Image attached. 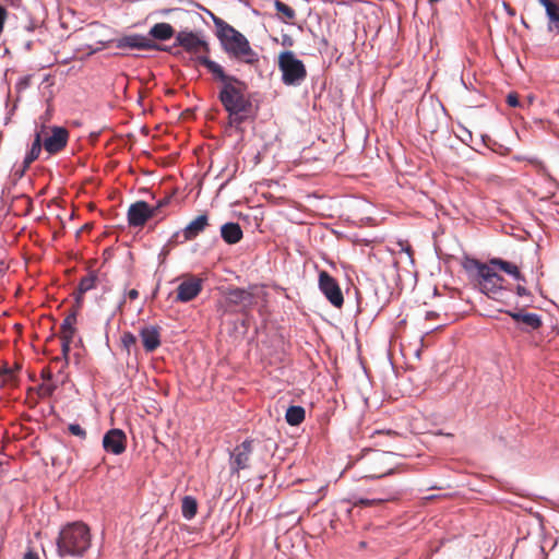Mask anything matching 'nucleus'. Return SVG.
<instances>
[{"mask_svg":"<svg viewBox=\"0 0 559 559\" xmlns=\"http://www.w3.org/2000/svg\"><path fill=\"white\" fill-rule=\"evenodd\" d=\"M127 295L129 299L134 300L139 297V292L136 289H130Z\"/></svg>","mask_w":559,"mask_h":559,"instance_id":"obj_38","label":"nucleus"},{"mask_svg":"<svg viewBox=\"0 0 559 559\" xmlns=\"http://www.w3.org/2000/svg\"><path fill=\"white\" fill-rule=\"evenodd\" d=\"M41 146H44L41 144V136H40V133H36L35 135V140L31 146V150L29 152L27 153L26 157H25V160L24 163L29 165L32 164L34 160H36L41 152Z\"/></svg>","mask_w":559,"mask_h":559,"instance_id":"obj_28","label":"nucleus"},{"mask_svg":"<svg viewBox=\"0 0 559 559\" xmlns=\"http://www.w3.org/2000/svg\"><path fill=\"white\" fill-rule=\"evenodd\" d=\"M116 47L120 49H153L156 45L143 35H128L116 40Z\"/></svg>","mask_w":559,"mask_h":559,"instance_id":"obj_14","label":"nucleus"},{"mask_svg":"<svg viewBox=\"0 0 559 559\" xmlns=\"http://www.w3.org/2000/svg\"><path fill=\"white\" fill-rule=\"evenodd\" d=\"M96 281H97V277L96 275L94 274H88L87 276L83 277L81 281H80V284H79V295H83L85 294L86 292L93 289L96 285Z\"/></svg>","mask_w":559,"mask_h":559,"instance_id":"obj_31","label":"nucleus"},{"mask_svg":"<svg viewBox=\"0 0 559 559\" xmlns=\"http://www.w3.org/2000/svg\"><path fill=\"white\" fill-rule=\"evenodd\" d=\"M126 443V433L120 429H110L103 438L104 449L115 455H119L124 452Z\"/></svg>","mask_w":559,"mask_h":559,"instance_id":"obj_11","label":"nucleus"},{"mask_svg":"<svg viewBox=\"0 0 559 559\" xmlns=\"http://www.w3.org/2000/svg\"><path fill=\"white\" fill-rule=\"evenodd\" d=\"M75 322L76 317L74 313L69 314L62 322L60 326V338H72L75 334Z\"/></svg>","mask_w":559,"mask_h":559,"instance_id":"obj_24","label":"nucleus"},{"mask_svg":"<svg viewBox=\"0 0 559 559\" xmlns=\"http://www.w3.org/2000/svg\"><path fill=\"white\" fill-rule=\"evenodd\" d=\"M176 41L187 51L192 53L207 52L209 46L197 34L192 32H180L176 36Z\"/></svg>","mask_w":559,"mask_h":559,"instance_id":"obj_12","label":"nucleus"},{"mask_svg":"<svg viewBox=\"0 0 559 559\" xmlns=\"http://www.w3.org/2000/svg\"><path fill=\"white\" fill-rule=\"evenodd\" d=\"M278 68L285 85H299L307 76L304 62L296 58L293 51L286 50L278 56Z\"/></svg>","mask_w":559,"mask_h":559,"instance_id":"obj_4","label":"nucleus"},{"mask_svg":"<svg viewBox=\"0 0 559 559\" xmlns=\"http://www.w3.org/2000/svg\"><path fill=\"white\" fill-rule=\"evenodd\" d=\"M221 236L228 245H235L242 239V230L237 223H226L221 227Z\"/></svg>","mask_w":559,"mask_h":559,"instance_id":"obj_19","label":"nucleus"},{"mask_svg":"<svg viewBox=\"0 0 559 559\" xmlns=\"http://www.w3.org/2000/svg\"><path fill=\"white\" fill-rule=\"evenodd\" d=\"M169 201H170V199L167 197V198H164V199L159 200V201L156 203V205L151 206V209H152V210H154V216L158 213V211H159L162 207H164V206L168 205V204H169Z\"/></svg>","mask_w":559,"mask_h":559,"instance_id":"obj_36","label":"nucleus"},{"mask_svg":"<svg viewBox=\"0 0 559 559\" xmlns=\"http://www.w3.org/2000/svg\"><path fill=\"white\" fill-rule=\"evenodd\" d=\"M136 342L135 336L132 333H124L122 335V343L129 349L130 346L134 345Z\"/></svg>","mask_w":559,"mask_h":559,"instance_id":"obj_35","label":"nucleus"},{"mask_svg":"<svg viewBox=\"0 0 559 559\" xmlns=\"http://www.w3.org/2000/svg\"><path fill=\"white\" fill-rule=\"evenodd\" d=\"M396 498L395 495H388L383 498H374V499H357L355 501L350 502L349 501H343L341 503V508L344 509V511L349 515L350 512H352V508L353 507H372V506H378V504H381L385 501H391V500H394Z\"/></svg>","mask_w":559,"mask_h":559,"instance_id":"obj_18","label":"nucleus"},{"mask_svg":"<svg viewBox=\"0 0 559 559\" xmlns=\"http://www.w3.org/2000/svg\"><path fill=\"white\" fill-rule=\"evenodd\" d=\"M489 262L496 271H502L512 276L515 281H524L522 273L515 264L501 259H491Z\"/></svg>","mask_w":559,"mask_h":559,"instance_id":"obj_20","label":"nucleus"},{"mask_svg":"<svg viewBox=\"0 0 559 559\" xmlns=\"http://www.w3.org/2000/svg\"><path fill=\"white\" fill-rule=\"evenodd\" d=\"M148 34L155 39L168 40L174 36L175 29L168 23H156L151 27Z\"/></svg>","mask_w":559,"mask_h":559,"instance_id":"obj_22","label":"nucleus"},{"mask_svg":"<svg viewBox=\"0 0 559 559\" xmlns=\"http://www.w3.org/2000/svg\"><path fill=\"white\" fill-rule=\"evenodd\" d=\"M547 10L548 7L555 3L552 0H537Z\"/></svg>","mask_w":559,"mask_h":559,"instance_id":"obj_40","label":"nucleus"},{"mask_svg":"<svg viewBox=\"0 0 559 559\" xmlns=\"http://www.w3.org/2000/svg\"><path fill=\"white\" fill-rule=\"evenodd\" d=\"M516 290H518V295H520V296L526 295V289L523 286H518Z\"/></svg>","mask_w":559,"mask_h":559,"instance_id":"obj_41","label":"nucleus"},{"mask_svg":"<svg viewBox=\"0 0 559 559\" xmlns=\"http://www.w3.org/2000/svg\"><path fill=\"white\" fill-rule=\"evenodd\" d=\"M546 14L549 19L548 28L550 32L559 33V4L555 2L547 8Z\"/></svg>","mask_w":559,"mask_h":559,"instance_id":"obj_26","label":"nucleus"},{"mask_svg":"<svg viewBox=\"0 0 559 559\" xmlns=\"http://www.w3.org/2000/svg\"><path fill=\"white\" fill-rule=\"evenodd\" d=\"M69 431L81 439H85L86 437V431L79 424H71L69 426Z\"/></svg>","mask_w":559,"mask_h":559,"instance_id":"obj_34","label":"nucleus"},{"mask_svg":"<svg viewBox=\"0 0 559 559\" xmlns=\"http://www.w3.org/2000/svg\"><path fill=\"white\" fill-rule=\"evenodd\" d=\"M515 322L522 324L521 329L524 332L538 330L542 326L540 316L536 313L525 312L524 310L508 311L507 312Z\"/></svg>","mask_w":559,"mask_h":559,"instance_id":"obj_13","label":"nucleus"},{"mask_svg":"<svg viewBox=\"0 0 559 559\" xmlns=\"http://www.w3.org/2000/svg\"><path fill=\"white\" fill-rule=\"evenodd\" d=\"M61 340V357L53 358V361L61 362V369L69 365V353L72 338H60Z\"/></svg>","mask_w":559,"mask_h":559,"instance_id":"obj_30","label":"nucleus"},{"mask_svg":"<svg viewBox=\"0 0 559 559\" xmlns=\"http://www.w3.org/2000/svg\"><path fill=\"white\" fill-rule=\"evenodd\" d=\"M252 453V441L246 440L237 445L231 453L230 466L233 472L248 468Z\"/></svg>","mask_w":559,"mask_h":559,"instance_id":"obj_9","label":"nucleus"},{"mask_svg":"<svg viewBox=\"0 0 559 559\" xmlns=\"http://www.w3.org/2000/svg\"><path fill=\"white\" fill-rule=\"evenodd\" d=\"M195 61L205 67L215 80L222 83L218 98L225 110L229 114L230 123L239 124L243 122L252 107L251 100L247 95V84L236 76L227 75L218 63L212 61L206 56H197Z\"/></svg>","mask_w":559,"mask_h":559,"instance_id":"obj_1","label":"nucleus"},{"mask_svg":"<svg viewBox=\"0 0 559 559\" xmlns=\"http://www.w3.org/2000/svg\"><path fill=\"white\" fill-rule=\"evenodd\" d=\"M91 546V532L83 522L64 525L57 539V551L60 557H81Z\"/></svg>","mask_w":559,"mask_h":559,"instance_id":"obj_3","label":"nucleus"},{"mask_svg":"<svg viewBox=\"0 0 559 559\" xmlns=\"http://www.w3.org/2000/svg\"><path fill=\"white\" fill-rule=\"evenodd\" d=\"M463 266L466 272L471 274H475V276L478 278L483 273V267H487L488 263H481L476 259L466 258L463 262Z\"/></svg>","mask_w":559,"mask_h":559,"instance_id":"obj_29","label":"nucleus"},{"mask_svg":"<svg viewBox=\"0 0 559 559\" xmlns=\"http://www.w3.org/2000/svg\"><path fill=\"white\" fill-rule=\"evenodd\" d=\"M507 104L511 107H518L520 105L518 95L515 93H510L507 96Z\"/></svg>","mask_w":559,"mask_h":559,"instance_id":"obj_37","label":"nucleus"},{"mask_svg":"<svg viewBox=\"0 0 559 559\" xmlns=\"http://www.w3.org/2000/svg\"><path fill=\"white\" fill-rule=\"evenodd\" d=\"M0 379L3 385H15L16 382L15 372L9 367L0 368Z\"/></svg>","mask_w":559,"mask_h":559,"instance_id":"obj_32","label":"nucleus"},{"mask_svg":"<svg viewBox=\"0 0 559 559\" xmlns=\"http://www.w3.org/2000/svg\"><path fill=\"white\" fill-rule=\"evenodd\" d=\"M127 217L130 226L143 227L150 218L154 217V210L146 202L138 201L130 205Z\"/></svg>","mask_w":559,"mask_h":559,"instance_id":"obj_7","label":"nucleus"},{"mask_svg":"<svg viewBox=\"0 0 559 559\" xmlns=\"http://www.w3.org/2000/svg\"><path fill=\"white\" fill-rule=\"evenodd\" d=\"M209 226V217L206 214L199 215L191 221L182 230L183 241H190L197 238Z\"/></svg>","mask_w":559,"mask_h":559,"instance_id":"obj_16","label":"nucleus"},{"mask_svg":"<svg viewBox=\"0 0 559 559\" xmlns=\"http://www.w3.org/2000/svg\"><path fill=\"white\" fill-rule=\"evenodd\" d=\"M285 419L289 425L298 426L305 419V409L301 406H289L286 411Z\"/></svg>","mask_w":559,"mask_h":559,"instance_id":"obj_23","label":"nucleus"},{"mask_svg":"<svg viewBox=\"0 0 559 559\" xmlns=\"http://www.w3.org/2000/svg\"><path fill=\"white\" fill-rule=\"evenodd\" d=\"M55 390H56L55 384H52L50 382L43 383L39 386V395L44 396V397L51 396L53 394Z\"/></svg>","mask_w":559,"mask_h":559,"instance_id":"obj_33","label":"nucleus"},{"mask_svg":"<svg viewBox=\"0 0 559 559\" xmlns=\"http://www.w3.org/2000/svg\"><path fill=\"white\" fill-rule=\"evenodd\" d=\"M197 510H198L197 500L193 497L186 496L182 499V504H181V512H182L183 518H186L187 520H191L197 514Z\"/></svg>","mask_w":559,"mask_h":559,"instance_id":"obj_27","label":"nucleus"},{"mask_svg":"<svg viewBox=\"0 0 559 559\" xmlns=\"http://www.w3.org/2000/svg\"><path fill=\"white\" fill-rule=\"evenodd\" d=\"M69 131L63 127H52L51 133L47 136L43 143L44 148L50 154H57L61 152L68 144Z\"/></svg>","mask_w":559,"mask_h":559,"instance_id":"obj_8","label":"nucleus"},{"mask_svg":"<svg viewBox=\"0 0 559 559\" xmlns=\"http://www.w3.org/2000/svg\"><path fill=\"white\" fill-rule=\"evenodd\" d=\"M202 290V280L197 276H189L177 287V300L188 302L194 299Z\"/></svg>","mask_w":559,"mask_h":559,"instance_id":"obj_10","label":"nucleus"},{"mask_svg":"<svg viewBox=\"0 0 559 559\" xmlns=\"http://www.w3.org/2000/svg\"><path fill=\"white\" fill-rule=\"evenodd\" d=\"M214 23L217 26V36L225 52L248 64H255L259 61L258 53L240 32L221 19L214 17Z\"/></svg>","mask_w":559,"mask_h":559,"instance_id":"obj_2","label":"nucleus"},{"mask_svg":"<svg viewBox=\"0 0 559 559\" xmlns=\"http://www.w3.org/2000/svg\"><path fill=\"white\" fill-rule=\"evenodd\" d=\"M140 337L146 352H154L160 345V334L157 326H145L140 331Z\"/></svg>","mask_w":559,"mask_h":559,"instance_id":"obj_17","label":"nucleus"},{"mask_svg":"<svg viewBox=\"0 0 559 559\" xmlns=\"http://www.w3.org/2000/svg\"><path fill=\"white\" fill-rule=\"evenodd\" d=\"M227 301L239 307L241 310L251 309L254 304L253 295L242 288H235L228 292Z\"/></svg>","mask_w":559,"mask_h":559,"instance_id":"obj_15","label":"nucleus"},{"mask_svg":"<svg viewBox=\"0 0 559 559\" xmlns=\"http://www.w3.org/2000/svg\"><path fill=\"white\" fill-rule=\"evenodd\" d=\"M24 559H39L36 554L27 552L24 557Z\"/></svg>","mask_w":559,"mask_h":559,"instance_id":"obj_42","label":"nucleus"},{"mask_svg":"<svg viewBox=\"0 0 559 559\" xmlns=\"http://www.w3.org/2000/svg\"><path fill=\"white\" fill-rule=\"evenodd\" d=\"M547 10L548 7L555 3L552 0H537Z\"/></svg>","mask_w":559,"mask_h":559,"instance_id":"obj_39","label":"nucleus"},{"mask_svg":"<svg viewBox=\"0 0 559 559\" xmlns=\"http://www.w3.org/2000/svg\"><path fill=\"white\" fill-rule=\"evenodd\" d=\"M43 378L50 381L51 379V373L48 371L47 373L46 372H43Z\"/></svg>","mask_w":559,"mask_h":559,"instance_id":"obj_43","label":"nucleus"},{"mask_svg":"<svg viewBox=\"0 0 559 559\" xmlns=\"http://www.w3.org/2000/svg\"><path fill=\"white\" fill-rule=\"evenodd\" d=\"M319 287L326 299L336 308L344 304L342 290L336 282L326 271L319 274Z\"/></svg>","mask_w":559,"mask_h":559,"instance_id":"obj_6","label":"nucleus"},{"mask_svg":"<svg viewBox=\"0 0 559 559\" xmlns=\"http://www.w3.org/2000/svg\"><path fill=\"white\" fill-rule=\"evenodd\" d=\"M275 9L284 23H292L296 17L295 10L282 1L275 2Z\"/></svg>","mask_w":559,"mask_h":559,"instance_id":"obj_25","label":"nucleus"},{"mask_svg":"<svg viewBox=\"0 0 559 559\" xmlns=\"http://www.w3.org/2000/svg\"><path fill=\"white\" fill-rule=\"evenodd\" d=\"M373 454V462L376 464L379 465V467H377L372 474H370V477L371 478H380V477H383L385 475H389V474H392L393 473V468L391 467H385L383 466L385 461L389 459V454L388 453H380V452H372Z\"/></svg>","mask_w":559,"mask_h":559,"instance_id":"obj_21","label":"nucleus"},{"mask_svg":"<svg viewBox=\"0 0 559 559\" xmlns=\"http://www.w3.org/2000/svg\"><path fill=\"white\" fill-rule=\"evenodd\" d=\"M477 281L481 293L488 297L500 299L503 296L504 280L497 273L490 262L487 267H483V273Z\"/></svg>","mask_w":559,"mask_h":559,"instance_id":"obj_5","label":"nucleus"}]
</instances>
